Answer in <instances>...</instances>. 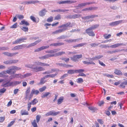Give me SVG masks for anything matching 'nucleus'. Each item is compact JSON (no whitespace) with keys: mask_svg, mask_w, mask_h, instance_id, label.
Returning <instances> with one entry per match:
<instances>
[{"mask_svg":"<svg viewBox=\"0 0 127 127\" xmlns=\"http://www.w3.org/2000/svg\"><path fill=\"white\" fill-rule=\"evenodd\" d=\"M49 66V64L39 61H36L34 62V64H26L25 66L27 67L32 69L34 72H37L45 70V68L42 66Z\"/></svg>","mask_w":127,"mask_h":127,"instance_id":"obj_1","label":"nucleus"},{"mask_svg":"<svg viewBox=\"0 0 127 127\" xmlns=\"http://www.w3.org/2000/svg\"><path fill=\"white\" fill-rule=\"evenodd\" d=\"M8 69V70L0 72V77L2 78L7 77H8V75L5 74H6V73L8 74L10 73L14 74L16 70L21 69V68L15 66H12L10 67Z\"/></svg>","mask_w":127,"mask_h":127,"instance_id":"obj_2","label":"nucleus"},{"mask_svg":"<svg viewBox=\"0 0 127 127\" xmlns=\"http://www.w3.org/2000/svg\"><path fill=\"white\" fill-rule=\"evenodd\" d=\"M103 57V56L101 55H97L95 56L94 57H93L92 58H89L88 59L89 61L87 62L85 61H82L83 64H85L87 65L90 64H93L95 65V64L92 61H94L96 60L102 58Z\"/></svg>","mask_w":127,"mask_h":127,"instance_id":"obj_3","label":"nucleus"},{"mask_svg":"<svg viewBox=\"0 0 127 127\" xmlns=\"http://www.w3.org/2000/svg\"><path fill=\"white\" fill-rule=\"evenodd\" d=\"M99 25L97 24L94 25L92 26L86 30V33L90 36H95V33L92 30L96 28Z\"/></svg>","mask_w":127,"mask_h":127,"instance_id":"obj_4","label":"nucleus"},{"mask_svg":"<svg viewBox=\"0 0 127 127\" xmlns=\"http://www.w3.org/2000/svg\"><path fill=\"white\" fill-rule=\"evenodd\" d=\"M26 47V44H22L20 45H19L15 46L12 48L11 50L13 51L15 50H19L20 49H23Z\"/></svg>","mask_w":127,"mask_h":127,"instance_id":"obj_5","label":"nucleus"},{"mask_svg":"<svg viewBox=\"0 0 127 127\" xmlns=\"http://www.w3.org/2000/svg\"><path fill=\"white\" fill-rule=\"evenodd\" d=\"M125 22L123 20H120L111 23H109V25L112 27L115 26Z\"/></svg>","mask_w":127,"mask_h":127,"instance_id":"obj_6","label":"nucleus"},{"mask_svg":"<svg viewBox=\"0 0 127 127\" xmlns=\"http://www.w3.org/2000/svg\"><path fill=\"white\" fill-rule=\"evenodd\" d=\"M26 39V38H21L16 40L13 43V44H18L22 42L24 40Z\"/></svg>","mask_w":127,"mask_h":127,"instance_id":"obj_7","label":"nucleus"},{"mask_svg":"<svg viewBox=\"0 0 127 127\" xmlns=\"http://www.w3.org/2000/svg\"><path fill=\"white\" fill-rule=\"evenodd\" d=\"M2 54L8 57H12L17 54H18V52H16L13 53H11L8 52H3Z\"/></svg>","mask_w":127,"mask_h":127,"instance_id":"obj_8","label":"nucleus"},{"mask_svg":"<svg viewBox=\"0 0 127 127\" xmlns=\"http://www.w3.org/2000/svg\"><path fill=\"white\" fill-rule=\"evenodd\" d=\"M94 3V2H84L79 4H78V6L80 7H81L83 6H84L90 4H92Z\"/></svg>","mask_w":127,"mask_h":127,"instance_id":"obj_9","label":"nucleus"},{"mask_svg":"<svg viewBox=\"0 0 127 127\" xmlns=\"http://www.w3.org/2000/svg\"><path fill=\"white\" fill-rule=\"evenodd\" d=\"M41 41V39H39L37 41H35L34 42L29 44L27 46H26V47L27 48H28L34 46L36 45L38 43L40 42Z\"/></svg>","mask_w":127,"mask_h":127,"instance_id":"obj_10","label":"nucleus"},{"mask_svg":"<svg viewBox=\"0 0 127 127\" xmlns=\"http://www.w3.org/2000/svg\"><path fill=\"white\" fill-rule=\"evenodd\" d=\"M82 54L79 55H76L73 56V57H71V59L73 61H75L77 59H79L82 57Z\"/></svg>","mask_w":127,"mask_h":127,"instance_id":"obj_11","label":"nucleus"},{"mask_svg":"<svg viewBox=\"0 0 127 127\" xmlns=\"http://www.w3.org/2000/svg\"><path fill=\"white\" fill-rule=\"evenodd\" d=\"M82 39V38H79L77 39H73L69 40L65 39L64 41L68 43H71L72 42H76L79 41Z\"/></svg>","mask_w":127,"mask_h":127,"instance_id":"obj_12","label":"nucleus"},{"mask_svg":"<svg viewBox=\"0 0 127 127\" xmlns=\"http://www.w3.org/2000/svg\"><path fill=\"white\" fill-rule=\"evenodd\" d=\"M60 50V49H54L53 50H48L46 51L45 52L46 53L49 54H53L54 53H56L58 51H59Z\"/></svg>","mask_w":127,"mask_h":127,"instance_id":"obj_13","label":"nucleus"},{"mask_svg":"<svg viewBox=\"0 0 127 127\" xmlns=\"http://www.w3.org/2000/svg\"><path fill=\"white\" fill-rule=\"evenodd\" d=\"M49 46H43L40 47L38 48L35 50L34 51L35 52H38L41 51V50H44L49 47Z\"/></svg>","mask_w":127,"mask_h":127,"instance_id":"obj_14","label":"nucleus"},{"mask_svg":"<svg viewBox=\"0 0 127 127\" xmlns=\"http://www.w3.org/2000/svg\"><path fill=\"white\" fill-rule=\"evenodd\" d=\"M46 12L47 11L46 10V9H44L40 11L39 12V14L40 16L43 17L45 16Z\"/></svg>","mask_w":127,"mask_h":127,"instance_id":"obj_15","label":"nucleus"},{"mask_svg":"<svg viewBox=\"0 0 127 127\" xmlns=\"http://www.w3.org/2000/svg\"><path fill=\"white\" fill-rule=\"evenodd\" d=\"M71 23L70 22H68L65 24L62 25L60 26L59 28H61L62 27L65 28H66L67 27H72V26L70 25Z\"/></svg>","mask_w":127,"mask_h":127,"instance_id":"obj_16","label":"nucleus"},{"mask_svg":"<svg viewBox=\"0 0 127 127\" xmlns=\"http://www.w3.org/2000/svg\"><path fill=\"white\" fill-rule=\"evenodd\" d=\"M58 73H56L54 74H49L46 75L44 77L45 79L49 77L53 78L57 76Z\"/></svg>","mask_w":127,"mask_h":127,"instance_id":"obj_17","label":"nucleus"},{"mask_svg":"<svg viewBox=\"0 0 127 127\" xmlns=\"http://www.w3.org/2000/svg\"><path fill=\"white\" fill-rule=\"evenodd\" d=\"M69 10L68 9H58L57 10H52L51 11L52 12H64L67 11H69Z\"/></svg>","mask_w":127,"mask_h":127,"instance_id":"obj_18","label":"nucleus"},{"mask_svg":"<svg viewBox=\"0 0 127 127\" xmlns=\"http://www.w3.org/2000/svg\"><path fill=\"white\" fill-rule=\"evenodd\" d=\"M21 114L22 116L24 115H28L29 112L25 109H22L20 111Z\"/></svg>","mask_w":127,"mask_h":127,"instance_id":"obj_19","label":"nucleus"},{"mask_svg":"<svg viewBox=\"0 0 127 127\" xmlns=\"http://www.w3.org/2000/svg\"><path fill=\"white\" fill-rule=\"evenodd\" d=\"M56 70L54 69H52L51 70H48L42 73L43 74H50L55 72Z\"/></svg>","mask_w":127,"mask_h":127,"instance_id":"obj_20","label":"nucleus"},{"mask_svg":"<svg viewBox=\"0 0 127 127\" xmlns=\"http://www.w3.org/2000/svg\"><path fill=\"white\" fill-rule=\"evenodd\" d=\"M64 97L63 96L60 97L57 100V104L58 105H59L62 103L64 100Z\"/></svg>","mask_w":127,"mask_h":127,"instance_id":"obj_21","label":"nucleus"},{"mask_svg":"<svg viewBox=\"0 0 127 127\" xmlns=\"http://www.w3.org/2000/svg\"><path fill=\"white\" fill-rule=\"evenodd\" d=\"M65 53V52L63 51L59 52L53 54V55H54L53 57H56L59 56H61L63 54H64Z\"/></svg>","mask_w":127,"mask_h":127,"instance_id":"obj_22","label":"nucleus"},{"mask_svg":"<svg viewBox=\"0 0 127 127\" xmlns=\"http://www.w3.org/2000/svg\"><path fill=\"white\" fill-rule=\"evenodd\" d=\"M114 73L118 75H122V72L120 70L117 69L115 70Z\"/></svg>","mask_w":127,"mask_h":127,"instance_id":"obj_23","label":"nucleus"},{"mask_svg":"<svg viewBox=\"0 0 127 127\" xmlns=\"http://www.w3.org/2000/svg\"><path fill=\"white\" fill-rule=\"evenodd\" d=\"M51 94V93L49 92H46L42 94L41 97L42 98H44L49 95Z\"/></svg>","mask_w":127,"mask_h":127,"instance_id":"obj_24","label":"nucleus"},{"mask_svg":"<svg viewBox=\"0 0 127 127\" xmlns=\"http://www.w3.org/2000/svg\"><path fill=\"white\" fill-rule=\"evenodd\" d=\"M39 1L37 0H31L27 2L26 3L28 4H34L35 3H39Z\"/></svg>","mask_w":127,"mask_h":127,"instance_id":"obj_25","label":"nucleus"},{"mask_svg":"<svg viewBox=\"0 0 127 127\" xmlns=\"http://www.w3.org/2000/svg\"><path fill=\"white\" fill-rule=\"evenodd\" d=\"M121 50L118 49H115L114 50H113L112 51H109L107 52V53L111 54H112L113 53H115L116 52H120L121 51Z\"/></svg>","mask_w":127,"mask_h":127,"instance_id":"obj_26","label":"nucleus"},{"mask_svg":"<svg viewBox=\"0 0 127 127\" xmlns=\"http://www.w3.org/2000/svg\"><path fill=\"white\" fill-rule=\"evenodd\" d=\"M30 90V87H28L27 89L26 92V98H28V96L29 94Z\"/></svg>","mask_w":127,"mask_h":127,"instance_id":"obj_27","label":"nucleus"},{"mask_svg":"<svg viewBox=\"0 0 127 127\" xmlns=\"http://www.w3.org/2000/svg\"><path fill=\"white\" fill-rule=\"evenodd\" d=\"M76 2V1H73L70 0L64 1V4H71L74 3H75Z\"/></svg>","mask_w":127,"mask_h":127,"instance_id":"obj_28","label":"nucleus"},{"mask_svg":"<svg viewBox=\"0 0 127 127\" xmlns=\"http://www.w3.org/2000/svg\"><path fill=\"white\" fill-rule=\"evenodd\" d=\"M22 75L21 74H15L13 75V78L20 77L22 79Z\"/></svg>","mask_w":127,"mask_h":127,"instance_id":"obj_29","label":"nucleus"},{"mask_svg":"<svg viewBox=\"0 0 127 127\" xmlns=\"http://www.w3.org/2000/svg\"><path fill=\"white\" fill-rule=\"evenodd\" d=\"M75 73H76L75 70L70 69L67 71V73L69 74H74Z\"/></svg>","mask_w":127,"mask_h":127,"instance_id":"obj_30","label":"nucleus"},{"mask_svg":"<svg viewBox=\"0 0 127 127\" xmlns=\"http://www.w3.org/2000/svg\"><path fill=\"white\" fill-rule=\"evenodd\" d=\"M20 24H24L26 26H29V23L27 21H26L25 20H23L21 21V23H20Z\"/></svg>","mask_w":127,"mask_h":127,"instance_id":"obj_31","label":"nucleus"},{"mask_svg":"<svg viewBox=\"0 0 127 127\" xmlns=\"http://www.w3.org/2000/svg\"><path fill=\"white\" fill-rule=\"evenodd\" d=\"M88 108L91 110L93 112H95L97 110V109L96 108L93 107L89 106L88 107Z\"/></svg>","mask_w":127,"mask_h":127,"instance_id":"obj_32","label":"nucleus"},{"mask_svg":"<svg viewBox=\"0 0 127 127\" xmlns=\"http://www.w3.org/2000/svg\"><path fill=\"white\" fill-rule=\"evenodd\" d=\"M45 79V78L44 77L42 78L41 79L39 84L40 85H42L45 83L46 81L44 80Z\"/></svg>","mask_w":127,"mask_h":127,"instance_id":"obj_33","label":"nucleus"},{"mask_svg":"<svg viewBox=\"0 0 127 127\" xmlns=\"http://www.w3.org/2000/svg\"><path fill=\"white\" fill-rule=\"evenodd\" d=\"M38 102V100L36 98H34L32 100L31 102L32 105H34L36 104Z\"/></svg>","mask_w":127,"mask_h":127,"instance_id":"obj_34","label":"nucleus"},{"mask_svg":"<svg viewBox=\"0 0 127 127\" xmlns=\"http://www.w3.org/2000/svg\"><path fill=\"white\" fill-rule=\"evenodd\" d=\"M51 116H55L57 115L60 112L59 111H58L57 112H55V111H54L52 110L51 111Z\"/></svg>","mask_w":127,"mask_h":127,"instance_id":"obj_35","label":"nucleus"},{"mask_svg":"<svg viewBox=\"0 0 127 127\" xmlns=\"http://www.w3.org/2000/svg\"><path fill=\"white\" fill-rule=\"evenodd\" d=\"M81 15L80 14H75L71 16V18H72L75 19L79 18L81 17Z\"/></svg>","mask_w":127,"mask_h":127,"instance_id":"obj_36","label":"nucleus"},{"mask_svg":"<svg viewBox=\"0 0 127 127\" xmlns=\"http://www.w3.org/2000/svg\"><path fill=\"white\" fill-rule=\"evenodd\" d=\"M53 56V54H48L45 55L44 56L45 58V59H48L50 57H54Z\"/></svg>","mask_w":127,"mask_h":127,"instance_id":"obj_37","label":"nucleus"},{"mask_svg":"<svg viewBox=\"0 0 127 127\" xmlns=\"http://www.w3.org/2000/svg\"><path fill=\"white\" fill-rule=\"evenodd\" d=\"M32 93L33 94H35L36 95H37L38 93H39V92L38 90H35L34 89H33L31 91Z\"/></svg>","mask_w":127,"mask_h":127,"instance_id":"obj_38","label":"nucleus"},{"mask_svg":"<svg viewBox=\"0 0 127 127\" xmlns=\"http://www.w3.org/2000/svg\"><path fill=\"white\" fill-rule=\"evenodd\" d=\"M32 74L31 73H28L24 75H22V79H23L26 77L30 76Z\"/></svg>","mask_w":127,"mask_h":127,"instance_id":"obj_39","label":"nucleus"},{"mask_svg":"<svg viewBox=\"0 0 127 127\" xmlns=\"http://www.w3.org/2000/svg\"><path fill=\"white\" fill-rule=\"evenodd\" d=\"M67 29V28H63V29H59L58 30L59 33H61L64 32Z\"/></svg>","mask_w":127,"mask_h":127,"instance_id":"obj_40","label":"nucleus"},{"mask_svg":"<svg viewBox=\"0 0 127 127\" xmlns=\"http://www.w3.org/2000/svg\"><path fill=\"white\" fill-rule=\"evenodd\" d=\"M76 82L78 83H81L83 82V81L81 78H79L77 79Z\"/></svg>","mask_w":127,"mask_h":127,"instance_id":"obj_41","label":"nucleus"},{"mask_svg":"<svg viewBox=\"0 0 127 127\" xmlns=\"http://www.w3.org/2000/svg\"><path fill=\"white\" fill-rule=\"evenodd\" d=\"M61 16L60 14H58L54 17L55 20H58L61 19Z\"/></svg>","mask_w":127,"mask_h":127,"instance_id":"obj_42","label":"nucleus"},{"mask_svg":"<svg viewBox=\"0 0 127 127\" xmlns=\"http://www.w3.org/2000/svg\"><path fill=\"white\" fill-rule=\"evenodd\" d=\"M103 36L105 39H108L111 36V35L110 34L108 35L107 34H105L103 35Z\"/></svg>","mask_w":127,"mask_h":127,"instance_id":"obj_43","label":"nucleus"},{"mask_svg":"<svg viewBox=\"0 0 127 127\" xmlns=\"http://www.w3.org/2000/svg\"><path fill=\"white\" fill-rule=\"evenodd\" d=\"M46 88V87L44 86L42 88H40L39 89V91L41 92H42L44 91Z\"/></svg>","mask_w":127,"mask_h":127,"instance_id":"obj_44","label":"nucleus"},{"mask_svg":"<svg viewBox=\"0 0 127 127\" xmlns=\"http://www.w3.org/2000/svg\"><path fill=\"white\" fill-rule=\"evenodd\" d=\"M2 85L4 87H6L9 86V82L6 83H3Z\"/></svg>","mask_w":127,"mask_h":127,"instance_id":"obj_45","label":"nucleus"},{"mask_svg":"<svg viewBox=\"0 0 127 127\" xmlns=\"http://www.w3.org/2000/svg\"><path fill=\"white\" fill-rule=\"evenodd\" d=\"M21 29L25 32H28V28L27 27H22L21 28Z\"/></svg>","mask_w":127,"mask_h":127,"instance_id":"obj_46","label":"nucleus"},{"mask_svg":"<svg viewBox=\"0 0 127 127\" xmlns=\"http://www.w3.org/2000/svg\"><path fill=\"white\" fill-rule=\"evenodd\" d=\"M32 125L33 127H37V126L36 123V122L35 120H34L33 122L32 123Z\"/></svg>","mask_w":127,"mask_h":127,"instance_id":"obj_47","label":"nucleus"},{"mask_svg":"<svg viewBox=\"0 0 127 127\" xmlns=\"http://www.w3.org/2000/svg\"><path fill=\"white\" fill-rule=\"evenodd\" d=\"M41 117L40 115H37L36 116V119L37 122L38 123L40 121V119Z\"/></svg>","mask_w":127,"mask_h":127,"instance_id":"obj_48","label":"nucleus"},{"mask_svg":"<svg viewBox=\"0 0 127 127\" xmlns=\"http://www.w3.org/2000/svg\"><path fill=\"white\" fill-rule=\"evenodd\" d=\"M76 73H80L81 72H83L84 71V70L83 69H80L78 70H75Z\"/></svg>","mask_w":127,"mask_h":127,"instance_id":"obj_49","label":"nucleus"},{"mask_svg":"<svg viewBox=\"0 0 127 127\" xmlns=\"http://www.w3.org/2000/svg\"><path fill=\"white\" fill-rule=\"evenodd\" d=\"M53 17L52 16H51L47 19V21L48 22H51L53 21Z\"/></svg>","mask_w":127,"mask_h":127,"instance_id":"obj_50","label":"nucleus"},{"mask_svg":"<svg viewBox=\"0 0 127 127\" xmlns=\"http://www.w3.org/2000/svg\"><path fill=\"white\" fill-rule=\"evenodd\" d=\"M90 10H96L98 9V7H89Z\"/></svg>","mask_w":127,"mask_h":127,"instance_id":"obj_51","label":"nucleus"},{"mask_svg":"<svg viewBox=\"0 0 127 127\" xmlns=\"http://www.w3.org/2000/svg\"><path fill=\"white\" fill-rule=\"evenodd\" d=\"M3 63L6 64H11V60L6 61L3 62Z\"/></svg>","mask_w":127,"mask_h":127,"instance_id":"obj_52","label":"nucleus"},{"mask_svg":"<svg viewBox=\"0 0 127 127\" xmlns=\"http://www.w3.org/2000/svg\"><path fill=\"white\" fill-rule=\"evenodd\" d=\"M16 16L20 19H22L24 18L23 16L22 15L17 14L16 15Z\"/></svg>","mask_w":127,"mask_h":127,"instance_id":"obj_53","label":"nucleus"},{"mask_svg":"<svg viewBox=\"0 0 127 127\" xmlns=\"http://www.w3.org/2000/svg\"><path fill=\"white\" fill-rule=\"evenodd\" d=\"M9 49V48L7 47H0V51L1 50H7Z\"/></svg>","mask_w":127,"mask_h":127,"instance_id":"obj_54","label":"nucleus"},{"mask_svg":"<svg viewBox=\"0 0 127 127\" xmlns=\"http://www.w3.org/2000/svg\"><path fill=\"white\" fill-rule=\"evenodd\" d=\"M19 61L18 60H11V64L17 63Z\"/></svg>","mask_w":127,"mask_h":127,"instance_id":"obj_55","label":"nucleus"},{"mask_svg":"<svg viewBox=\"0 0 127 127\" xmlns=\"http://www.w3.org/2000/svg\"><path fill=\"white\" fill-rule=\"evenodd\" d=\"M117 47H118L120 46H126V45L123 43H117L115 44Z\"/></svg>","mask_w":127,"mask_h":127,"instance_id":"obj_56","label":"nucleus"},{"mask_svg":"<svg viewBox=\"0 0 127 127\" xmlns=\"http://www.w3.org/2000/svg\"><path fill=\"white\" fill-rule=\"evenodd\" d=\"M97 120L98 122L100 125H102L103 124L104 122L101 119H98Z\"/></svg>","mask_w":127,"mask_h":127,"instance_id":"obj_57","label":"nucleus"},{"mask_svg":"<svg viewBox=\"0 0 127 127\" xmlns=\"http://www.w3.org/2000/svg\"><path fill=\"white\" fill-rule=\"evenodd\" d=\"M6 89L3 88L0 90V93H4L6 91Z\"/></svg>","mask_w":127,"mask_h":127,"instance_id":"obj_58","label":"nucleus"},{"mask_svg":"<svg viewBox=\"0 0 127 127\" xmlns=\"http://www.w3.org/2000/svg\"><path fill=\"white\" fill-rule=\"evenodd\" d=\"M82 18L84 20H87L90 18V16H88L86 17H82Z\"/></svg>","mask_w":127,"mask_h":127,"instance_id":"obj_59","label":"nucleus"},{"mask_svg":"<svg viewBox=\"0 0 127 127\" xmlns=\"http://www.w3.org/2000/svg\"><path fill=\"white\" fill-rule=\"evenodd\" d=\"M5 117H0V122L2 123L5 120Z\"/></svg>","mask_w":127,"mask_h":127,"instance_id":"obj_60","label":"nucleus"},{"mask_svg":"<svg viewBox=\"0 0 127 127\" xmlns=\"http://www.w3.org/2000/svg\"><path fill=\"white\" fill-rule=\"evenodd\" d=\"M99 44L92 43L90 45L92 47H95L96 46H97L98 45V44Z\"/></svg>","mask_w":127,"mask_h":127,"instance_id":"obj_61","label":"nucleus"},{"mask_svg":"<svg viewBox=\"0 0 127 127\" xmlns=\"http://www.w3.org/2000/svg\"><path fill=\"white\" fill-rule=\"evenodd\" d=\"M68 75V74H64L60 78L61 79H63L64 78L66 77Z\"/></svg>","mask_w":127,"mask_h":127,"instance_id":"obj_62","label":"nucleus"},{"mask_svg":"<svg viewBox=\"0 0 127 127\" xmlns=\"http://www.w3.org/2000/svg\"><path fill=\"white\" fill-rule=\"evenodd\" d=\"M14 122V121H12L7 126V127H10L12 125Z\"/></svg>","mask_w":127,"mask_h":127,"instance_id":"obj_63","label":"nucleus"},{"mask_svg":"<svg viewBox=\"0 0 127 127\" xmlns=\"http://www.w3.org/2000/svg\"><path fill=\"white\" fill-rule=\"evenodd\" d=\"M17 27V23H16L11 26L10 27V28L12 29L16 28Z\"/></svg>","mask_w":127,"mask_h":127,"instance_id":"obj_64","label":"nucleus"}]
</instances>
